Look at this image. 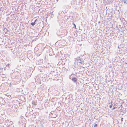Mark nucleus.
I'll list each match as a JSON object with an SVG mask.
<instances>
[{"label":"nucleus","instance_id":"nucleus-1","mask_svg":"<svg viewBox=\"0 0 127 127\" xmlns=\"http://www.w3.org/2000/svg\"><path fill=\"white\" fill-rule=\"evenodd\" d=\"M77 60V62L80 63L81 64H84V61H83V59L80 57H77L76 59Z\"/></svg>","mask_w":127,"mask_h":127},{"label":"nucleus","instance_id":"nucleus-2","mask_svg":"<svg viewBox=\"0 0 127 127\" xmlns=\"http://www.w3.org/2000/svg\"><path fill=\"white\" fill-rule=\"evenodd\" d=\"M72 81L75 82H76L77 81L76 78L75 77L73 78L72 79Z\"/></svg>","mask_w":127,"mask_h":127},{"label":"nucleus","instance_id":"nucleus-3","mask_svg":"<svg viewBox=\"0 0 127 127\" xmlns=\"http://www.w3.org/2000/svg\"><path fill=\"white\" fill-rule=\"evenodd\" d=\"M35 24V22H32L31 23V24L32 26H34Z\"/></svg>","mask_w":127,"mask_h":127},{"label":"nucleus","instance_id":"nucleus-4","mask_svg":"<svg viewBox=\"0 0 127 127\" xmlns=\"http://www.w3.org/2000/svg\"><path fill=\"white\" fill-rule=\"evenodd\" d=\"M123 2L124 3H127V0H124Z\"/></svg>","mask_w":127,"mask_h":127},{"label":"nucleus","instance_id":"nucleus-5","mask_svg":"<svg viewBox=\"0 0 127 127\" xmlns=\"http://www.w3.org/2000/svg\"><path fill=\"white\" fill-rule=\"evenodd\" d=\"M94 127H97V124H95L94 125Z\"/></svg>","mask_w":127,"mask_h":127},{"label":"nucleus","instance_id":"nucleus-6","mask_svg":"<svg viewBox=\"0 0 127 127\" xmlns=\"http://www.w3.org/2000/svg\"><path fill=\"white\" fill-rule=\"evenodd\" d=\"M116 108V107H113V109H112V110H114V109H115V108Z\"/></svg>","mask_w":127,"mask_h":127},{"label":"nucleus","instance_id":"nucleus-7","mask_svg":"<svg viewBox=\"0 0 127 127\" xmlns=\"http://www.w3.org/2000/svg\"><path fill=\"white\" fill-rule=\"evenodd\" d=\"M109 107L110 108H111L112 107V105H110L109 106Z\"/></svg>","mask_w":127,"mask_h":127},{"label":"nucleus","instance_id":"nucleus-8","mask_svg":"<svg viewBox=\"0 0 127 127\" xmlns=\"http://www.w3.org/2000/svg\"><path fill=\"white\" fill-rule=\"evenodd\" d=\"M123 118H122L121 119V121L122 122V121H123Z\"/></svg>","mask_w":127,"mask_h":127},{"label":"nucleus","instance_id":"nucleus-9","mask_svg":"<svg viewBox=\"0 0 127 127\" xmlns=\"http://www.w3.org/2000/svg\"><path fill=\"white\" fill-rule=\"evenodd\" d=\"M120 107H121V108H122V105H120Z\"/></svg>","mask_w":127,"mask_h":127},{"label":"nucleus","instance_id":"nucleus-10","mask_svg":"<svg viewBox=\"0 0 127 127\" xmlns=\"http://www.w3.org/2000/svg\"><path fill=\"white\" fill-rule=\"evenodd\" d=\"M36 20H37V19H36L35 20V21H34V22H35L36 21Z\"/></svg>","mask_w":127,"mask_h":127},{"label":"nucleus","instance_id":"nucleus-11","mask_svg":"<svg viewBox=\"0 0 127 127\" xmlns=\"http://www.w3.org/2000/svg\"><path fill=\"white\" fill-rule=\"evenodd\" d=\"M74 25L75 27H76V25L75 24H74Z\"/></svg>","mask_w":127,"mask_h":127},{"label":"nucleus","instance_id":"nucleus-12","mask_svg":"<svg viewBox=\"0 0 127 127\" xmlns=\"http://www.w3.org/2000/svg\"><path fill=\"white\" fill-rule=\"evenodd\" d=\"M58 0H57L56 1H57H57H58Z\"/></svg>","mask_w":127,"mask_h":127},{"label":"nucleus","instance_id":"nucleus-13","mask_svg":"<svg viewBox=\"0 0 127 127\" xmlns=\"http://www.w3.org/2000/svg\"><path fill=\"white\" fill-rule=\"evenodd\" d=\"M119 46H118V48H119Z\"/></svg>","mask_w":127,"mask_h":127}]
</instances>
